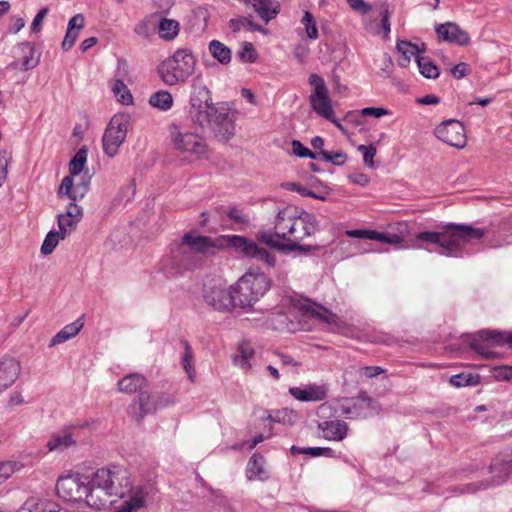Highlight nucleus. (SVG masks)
I'll use <instances>...</instances> for the list:
<instances>
[{
	"label": "nucleus",
	"mask_w": 512,
	"mask_h": 512,
	"mask_svg": "<svg viewBox=\"0 0 512 512\" xmlns=\"http://www.w3.org/2000/svg\"><path fill=\"white\" fill-rule=\"evenodd\" d=\"M125 468L111 465L97 469L92 475L70 473L57 479V495L70 502L84 503L90 508L101 510L111 504V496L121 493L125 483Z\"/></svg>",
	"instance_id": "nucleus-1"
},
{
	"label": "nucleus",
	"mask_w": 512,
	"mask_h": 512,
	"mask_svg": "<svg viewBox=\"0 0 512 512\" xmlns=\"http://www.w3.org/2000/svg\"><path fill=\"white\" fill-rule=\"evenodd\" d=\"M226 248H233L242 256L260 261L270 268L276 264V257L273 253L244 236L220 235L211 238L195 232H188L182 237L181 243L171 249V257L177 264H181L188 259V250L206 254Z\"/></svg>",
	"instance_id": "nucleus-2"
},
{
	"label": "nucleus",
	"mask_w": 512,
	"mask_h": 512,
	"mask_svg": "<svg viewBox=\"0 0 512 512\" xmlns=\"http://www.w3.org/2000/svg\"><path fill=\"white\" fill-rule=\"evenodd\" d=\"M486 233L485 229L470 225L449 223L442 231H423L416 235L418 241L433 245L429 252H437L449 257H463L478 249L475 248Z\"/></svg>",
	"instance_id": "nucleus-3"
},
{
	"label": "nucleus",
	"mask_w": 512,
	"mask_h": 512,
	"mask_svg": "<svg viewBox=\"0 0 512 512\" xmlns=\"http://www.w3.org/2000/svg\"><path fill=\"white\" fill-rule=\"evenodd\" d=\"M316 228L317 220L313 214L292 206L279 210L274 222L277 236L285 241L289 251L300 250L299 243L311 236Z\"/></svg>",
	"instance_id": "nucleus-4"
},
{
	"label": "nucleus",
	"mask_w": 512,
	"mask_h": 512,
	"mask_svg": "<svg viewBox=\"0 0 512 512\" xmlns=\"http://www.w3.org/2000/svg\"><path fill=\"white\" fill-rule=\"evenodd\" d=\"M196 58L186 48L176 50L173 55L164 59L157 67L158 76L167 86L185 83L193 74Z\"/></svg>",
	"instance_id": "nucleus-5"
},
{
	"label": "nucleus",
	"mask_w": 512,
	"mask_h": 512,
	"mask_svg": "<svg viewBox=\"0 0 512 512\" xmlns=\"http://www.w3.org/2000/svg\"><path fill=\"white\" fill-rule=\"evenodd\" d=\"M219 108V103H214L212 92L199 76L193 78L190 85L188 115L191 121L201 127L206 126L213 114Z\"/></svg>",
	"instance_id": "nucleus-6"
},
{
	"label": "nucleus",
	"mask_w": 512,
	"mask_h": 512,
	"mask_svg": "<svg viewBox=\"0 0 512 512\" xmlns=\"http://www.w3.org/2000/svg\"><path fill=\"white\" fill-rule=\"evenodd\" d=\"M233 286L236 307L246 309L252 307L267 293L271 281L262 272H247Z\"/></svg>",
	"instance_id": "nucleus-7"
},
{
	"label": "nucleus",
	"mask_w": 512,
	"mask_h": 512,
	"mask_svg": "<svg viewBox=\"0 0 512 512\" xmlns=\"http://www.w3.org/2000/svg\"><path fill=\"white\" fill-rule=\"evenodd\" d=\"M202 297L204 302L219 312L231 311L236 307L234 286L221 278L209 279L204 283Z\"/></svg>",
	"instance_id": "nucleus-8"
},
{
	"label": "nucleus",
	"mask_w": 512,
	"mask_h": 512,
	"mask_svg": "<svg viewBox=\"0 0 512 512\" xmlns=\"http://www.w3.org/2000/svg\"><path fill=\"white\" fill-rule=\"evenodd\" d=\"M171 141L177 151L192 159L208 158V145L205 138L198 133L175 127L171 132Z\"/></svg>",
	"instance_id": "nucleus-9"
},
{
	"label": "nucleus",
	"mask_w": 512,
	"mask_h": 512,
	"mask_svg": "<svg viewBox=\"0 0 512 512\" xmlns=\"http://www.w3.org/2000/svg\"><path fill=\"white\" fill-rule=\"evenodd\" d=\"M469 344L478 355L483 358H496L498 353L494 347L507 345L512 347V332H501L493 330L481 331L470 336Z\"/></svg>",
	"instance_id": "nucleus-10"
},
{
	"label": "nucleus",
	"mask_w": 512,
	"mask_h": 512,
	"mask_svg": "<svg viewBox=\"0 0 512 512\" xmlns=\"http://www.w3.org/2000/svg\"><path fill=\"white\" fill-rule=\"evenodd\" d=\"M308 83L311 86L309 103L312 111L325 120L332 119V115L336 114L335 104L324 79L318 74H311Z\"/></svg>",
	"instance_id": "nucleus-11"
},
{
	"label": "nucleus",
	"mask_w": 512,
	"mask_h": 512,
	"mask_svg": "<svg viewBox=\"0 0 512 512\" xmlns=\"http://www.w3.org/2000/svg\"><path fill=\"white\" fill-rule=\"evenodd\" d=\"M130 126V118L126 114H115L107 125L103 137L102 147L108 157L118 154L124 143Z\"/></svg>",
	"instance_id": "nucleus-12"
},
{
	"label": "nucleus",
	"mask_w": 512,
	"mask_h": 512,
	"mask_svg": "<svg viewBox=\"0 0 512 512\" xmlns=\"http://www.w3.org/2000/svg\"><path fill=\"white\" fill-rule=\"evenodd\" d=\"M509 457L506 451L498 454L492 461L489 467L490 479L486 482H479L477 484L471 483L461 487V493H475L481 489L498 486L504 483L510 476L512 470L509 467Z\"/></svg>",
	"instance_id": "nucleus-13"
},
{
	"label": "nucleus",
	"mask_w": 512,
	"mask_h": 512,
	"mask_svg": "<svg viewBox=\"0 0 512 512\" xmlns=\"http://www.w3.org/2000/svg\"><path fill=\"white\" fill-rule=\"evenodd\" d=\"M125 473L126 481L125 483H121L123 489L121 493L111 496V504L114 502V498L124 499L123 503L118 508V512H134L145 506L147 492L141 486L132 485L130 473L126 468Z\"/></svg>",
	"instance_id": "nucleus-14"
},
{
	"label": "nucleus",
	"mask_w": 512,
	"mask_h": 512,
	"mask_svg": "<svg viewBox=\"0 0 512 512\" xmlns=\"http://www.w3.org/2000/svg\"><path fill=\"white\" fill-rule=\"evenodd\" d=\"M211 127L219 141H228L235 134V115L225 102L219 103V108L207 124Z\"/></svg>",
	"instance_id": "nucleus-15"
},
{
	"label": "nucleus",
	"mask_w": 512,
	"mask_h": 512,
	"mask_svg": "<svg viewBox=\"0 0 512 512\" xmlns=\"http://www.w3.org/2000/svg\"><path fill=\"white\" fill-rule=\"evenodd\" d=\"M345 235L350 238H362L374 241L385 242L391 245L401 244L409 235L408 224L398 222L395 232H378L370 229H353L345 231Z\"/></svg>",
	"instance_id": "nucleus-16"
},
{
	"label": "nucleus",
	"mask_w": 512,
	"mask_h": 512,
	"mask_svg": "<svg viewBox=\"0 0 512 512\" xmlns=\"http://www.w3.org/2000/svg\"><path fill=\"white\" fill-rule=\"evenodd\" d=\"M435 136L440 141L458 149L464 148L467 143L465 128L458 120L443 121L436 127Z\"/></svg>",
	"instance_id": "nucleus-17"
},
{
	"label": "nucleus",
	"mask_w": 512,
	"mask_h": 512,
	"mask_svg": "<svg viewBox=\"0 0 512 512\" xmlns=\"http://www.w3.org/2000/svg\"><path fill=\"white\" fill-rule=\"evenodd\" d=\"M90 185V176L88 173L79 174V176H65L58 189L59 198H68L72 201L81 200L88 192Z\"/></svg>",
	"instance_id": "nucleus-18"
},
{
	"label": "nucleus",
	"mask_w": 512,
	"mask_h": 512,
	"mask_svg": "<svg viewBox=\"0 0 512 512\" xmlns=\"http://www.w3.org/2000/svg\"><path fill=\"white\" fill-rule=\"evenodd\" d=\"M91 425L89 421L81 424H74L67 429L54 433L47 440L46 448L49 452H62L74 445H76L79 431Z\"/></svg>",
	"instance_id": "nucleus-19"
},
{
	"label": "nucleus",
	"mask_w": 512,
	"mask_h": 512,
	"mask_svg": "<svg viewBox=\"0 0 512 512\" xmlns=\"http://www.w3.org/2000/svg\"><path fill=\"white\" fill-rule=\"evenodd\" d=\"M293 306L308 318H315L337 328L341 326L339 317L330 310L312 302L308 298H297L293 300Z\"/></svg>",
	"instance_id": "nucleus-20"
},
{
	"label": "nucleus",
	"mask_w": 512,
	"mask_h": 512,
	"mask_svg": "<svg viewBox=\"0 0 512 512\" xmlns=\"http://www.w3.org/2000/svg\"><path fill=\"white\" fill-rule=\"evenodd\" d=\"M327 383H307L289 388L290 395L301 402H319L327 397Z\"/></svg>",
	"instance_id": "nucleus-21"
},
{
	"label": "nucleus",
	"mask_w": 512,
	"mask_h": 512,
	"mask_svg": "<svg viewBox=\"0 0 512 512\" xmlns=\"http://www.w3.org/2000/svg\"><path fill=\"white\" fill-rule=\"evenodd\" d=\"M40 61V55L36 53L35 47L30 43H21L15 50V59L6 69L31 70Z\"/></svg>",
	"instance_id": "nucleus-22"
},
{
	"label": "nucleus",
	"mask_w": 512,
	"mask_h": 512,
	"mask_svg": "<svg viewBox=\"0 0 512 512\" xmlns=\"http://www.w3.org/2000/svg\"><path fill=\"white\" fill-rule=\"evenodd\" d=\"M72 201L66 206L64 213L58 215V228L64 234L70 235L83 218V209Z\"/></svg>",
	"instance_id": "nucleus-23"
},
{
	"label": "nucleus",
	"mask_w": 512,
	"mask_h": 512,
	"mask_svg": "<svg viewBox=\"0 0 512 512\" xmlns=\"http://www.w3.org/2000/svg\"><path fill=\"white\" fill-rule=\"evenodd\" d=\"M16 512H72L63 508L58 502L39 497H29Z\"/></svg>",
	"instance_id": "nucleus-24"
},
{
	"label": "nucleus",
	"mask_w": 512,
	"mask_h": 512,
	"mask_svg": "<svg viewBox=\"0 0 512 512\" xmlns=\"http://www.w3.org/2000/svg\"><path fill=\"white\" fill-rule=\"evenodd\" d=\"M138 402L140 408L139 416L143 417L148 413L155 412L159 408L173 404L174 399L164 394L154 396L147 392H142L138 397Z\"/></svg>",
	"instance_id": "nucleus-25"
},
{
	"label": "nucleus",
	"mask_w": 512,
	"mask_h": 512,
	"mask_svg": "<svg viewBox=\"0 0 512 512\" xmlns=\"http://www.w3.org/2000/svg\"><path fill=\"white\" fill-rule=\"evenodd\" d=\"M243 3L251 7L266 23L279 14L281 7L277 0H243Z\"/></svg>",
	"instance_id": "nucleus-26"
},
{
	"label": "nucleus",
	"mask_w": 512,
	"mask_h": 512,
	"mask_svg": "<svg viewBox=\"0 0 512 512\" xmlns=\"http://www.w3.org/2000/svg\"><path fill=\"white\" fill-rule=\"evenodd\" d=\"M21 372L19 361L12 357H6L0 360V384L7 389L11 387L18 379Z\"/></svg>",
	"instance_id": "nucleus-27"
},
{
	"label": "nucleus",
	"mask_w": 512,
	"mask_h": 512,
	"mask_svg": "<svg viewBox=\"0 0 512 512\" xmlns=\"http://www.w3.org/2000/svg\"><path fill=\"white\" fill-rule=\"evenodd\" d=\"M425 48L422 44L421 46L417 44H413L409 41L398 40L396 44L397 51V62L399 66L406 67L412 58L416 61L421 56V53L424 52Z\"/></svg>",
	"instance_id": "nucleus-28"
},
{
	"label": "nucleus",
	"mask_w": 512,
	"mask_h": 512,
	"mask_svg": "<svg viewBox=\"0 0 512 512\" xmlns=\"http://www.w3.org/2000/svg\"><path fill=\"white\" fill-rule=\"evenodd\" d=\"M323 437L329 441H342L348 433V425L341 420L323 421L318 424Z\"/></svg>",
	"instance_id": "nucleus-29"
},
{
	"label": "nucleus",
	"mask_w": 512,
	"mask_h": 512,
	"mask_svg": "<svg viewBox=\"0 0 512 512\" xmlns=\"http://www.w3.org/2000/svg\"><path fill=\"white\" fill-rule=\"evenodd\" d=\"M246 477L248 480L266 481L269 478V472L266 468V460L259 454H253L246 466Z\"/></svg>",
	"instance_id": "nucleus-30"
},
{
	"label": "nucleus",
	"mask_w": 512,
	"mask_h": 512,
	"mask_svg": "<svg viewBox=\"0 0 512 512\" xmlns=\"http://www.w3.org/2000/svg\"><path fill=\"white\" fill-rule=\"evenodd\" d=\"M255 355V349L248 341H241L237 348V354L232 358L235 366L247 372L252 369L251 360Z\"/></svg>",
	"instance_id": "nucleus-31"
},
{
	"label": "nucleus",
	"mask_w": 512,
	"mask_h": 512,
	"mask_svg": "<svg viewBox=\"0 0 512 512\" xmlns=\"http://www.w3.org/2000/svg\"><path fill=\"white\" fill-rule=\"evenodd\" d=\"M146 384V379L138 374L131 373L118 381V390L122 393L133 394L142 389Z\"/></svg>",
	"instance_id": "nucleus-32"
},
{
	"label": "nucleus",
	"mask_w": 512,
	"mask_h": 512,
	"mask_svg": "<svg viewBox=\"0 0 512 512\" xmlns=\"http://www.w3.org/2000/svg\"><path fill=\"white\" fill-rule=\"evenodd\" d=\"M148 103L153 108L166 112L173 107L174 99L169 91L160 89L150 95Z\"/></svg>",
	"instance_id": "nucleus-33"
},
{
	"label": "nucleus",
	"mask_w": 512,
	"mask_h": 512,
	"mask_svg": "<svg viewBox=\"0 0 512 512\" xmlns=\"http://www.w3.org/2000/svg\"><path fill=\"white\" fill-rule=\"evenodd\" d=\"M84 323L82 319H77L76 321L64 326L52 339L51 346H55L61 343H64L71 338L75 337L80 330L82 329Z\"/></svg>",
	"instance_id": "nucleus-34"
},
{
	"label": "nucleus",
	"mask_w": 512,
	"mask_h": 512,
	"mask_svg": "<svg viewBox=\"0 0 512 512\" xmlns=\"http://www.w3.org/2000/svg\"><path fill=\"white\" fill-rule=\"evenodd\" d=\"M256 239L273 249H277L279 251H289L287 244L279 236H277V231L275 230L274 233L269 230L258 231L256 234Z\"/></svg>",
	"instance_id": "nucleus-35"
},
{
	"label": "nucleus",
	"mask_w": 512,
	"mask_h": 512,
	"mask_svg": "<svg viewBox=\"0 0 512 512\" xmlns=\"http://www.w3.org/2000/svg\"><path fill=\"white\" fill-rule=\"evenodd\" d=\"M374 13L377 18L374 19L377 28H381L383 32H390V10L389 5L386 2H380L375 5Z\"/></svg>",
	"instance_id": "nucleus-36"
},
{
	"label": "nucleus",
	"mask_w": 512,
	"mask_h": 512,
	"mask_svg": "<svg viewBox=\"0 0 512 512\" xmlns=\"http://www.w3.org/2000/svg\"><path fill=\"white\" fill-rule=\"evenodd\" d=\"M88 149L81 147L69 162V175L79 176L83 174V170L87 163Z\"/></svg>",
	"instance_id": "nucleus-37"
},
{
	"label": "nucleus",
	"mask_w": 512,
	"mask_h": 512,
	"mask_svg": "<svg viewBox=\"0 0 512 512\" xmlns=\"http://www.w3.org/2000/svg\"><path fill=\"white\" fill-rule=\"evenodd\" d=\"M110 87L118 102L124 105H130L133 103V97L123 81L119 79L113 80L110 83Z\"/></svg>",
	"instance_id": "nucleus-38"
},
{
	"label": "nucleus",
	"mask_w": 512,
	"mask_h": 512,
	"mask_svg": "<svg viewBox=\"0 0 512 512\" xmlns=\"http://www.w3.org/2000/svg\"><path fill=\"white\" fill-rule=\"evenodd\" d=\"M209 52L221 64H228L231 61V50L222 42L212 40L209 44Z\"/></svg>",
	"instance_id": "nucleus-39"
},
{
	"label": "nucleus",
	"mask_w": 512,
	"mask_h": 512,
	"mask_svg": "<svg viewBox=\"0 0 512 512\" xmlns=\"http://www.w3.org/2000/svg\"><path fill=\"white\" fill-rule=\"evenodd\" d=\"M68 235L67 234H64L63 231H61L59 229V231H50L42 245H41V253L44 254V255H49L51 254L54 249L57 247V245L59 244V242L61 240H64Z\"/></svg>",
	"instance_id": "nucleus-40"
},
{
	"label": "nucleus",
	"mask_w": 512,
	"mask_h": 512,
	"mask_svg": "<svg viewBox=\"0 0 512 512\" xmlns=\"http://www.w3.org/2000/svg\"><path fill=\"white\" fill-rule=\"evenodd\" d=\"M450 384L454 387H467L476 386L480 383V376L478 374L463 372L450 377Z\"/></svg>",
	"instance_id": "nucleus-41"
},
{
	"label": "nucleus",
	"mask_w": 512,
	"mask_h": 512,
	"mask_svg": "<svg viewBox=\"0 0 512 512\" xmlns=\"http://www.w3.org/2000/svg\"><path fill=\"white\" fill-rule=\"evenodd\" d=\"M416 62L419 72L423 77L427 79H436L439 77V68L431 61L430 58L420 56Z\"/></svg>",
	"instance_id": "nucleus-42"
},
{
	"label": "nucleus",
	"mask_w": 512,
	"mask_h": 512,
	"mask_svg": "<svg viewBox=\"0 0 512 512\" xmlns=\"http://www.w3.org/2000/svg\"><path fill=\"white\" fill-rule=\"evenodd\" d=\"M181 362L185 372L188 375V378L190 379L191 382H194L196 378V372L194 368L192 349L188 344H185L184 346V352L182 355Z\"/></svg>",
	"instance_id": "nucleus-43"
},
{
	"label": "nucleus",
	"mask_w": 512,
	"mask_h": 512,
	"mask_svg": "<svg viewBox=\"0 0 512 512\" xmlns=\"http://www.w3.org/2000/svg\"><path fill=\"white\" fill-rule=\"evenodd\" d=\"M238 58L243 63H255L259 54L252 43L244 42L238 52Z\"/></svg>",
	"instance_id": "nucleus-44"
},
{
	"label": "nucleus",
	"mask_w": 512,
	"mask_h": 512,
	"mask_svg": "<svg viewBox=\"0 0 512 512\" xmlns=\"http://www.w3.org/2000/svg\"><path fill=\"white\" fill-rule=\"evenodd\" d=\"M363 404H366L365 400H347L341 405V413L348 418H357L360 416L357 409Z\"/></svg>",
	"instance_id": "nucleus-45"
},
{
	"label": "nucleus",
	"mask_w": 512,
	"mask_h": 512,
	"mask_svg": "<svg viewBox=\"0 0 512 512\" xmlns=\"http://www.w3.org/2000/svg\"><path fill=\"white\" fill-rule=\"evenodd\" d=\"M23 465L16 461H0V483L11 477L16 471L21 470Z\"/></svg>",
	"instance_id": "nucleus-46"
},
{
	"label": "nucleus",
	"mask_w": 512,
	"mask_h": 512,
	"mask_svg": "<svg viewBox=\"0 0 512 512\" xmlns=\"http://www.w3.org/2000/svg\"><path fill=\"white\" fill-rule=\"evenodd\" d=\"M322 160L326 162H330L336 166H342L347 161V155L341 150L337 151H322L321 153Z\"/></svg>",
	"instance_id": "nucleus-47"
},
{
	"label": "nucleus",
	"mask_w": 512,
	"mask_h": 512,
	"mask_svg": "<svg viewBox=\"0 0 512 512\" xmlns=\"http://www.w3.org/2000/svg\"><path fill=\"white\" fill-rule=\"evenodd\" d=\"M357 150L363 156L364 165L367 168H375L374 157L376 155V147L374 145H359Z\"/></svg>",
	"instance_id": "nucleus-48"
},
{
	"label": "nucleus",
	"mask_w": 512,
	"mask_h": 512,
	"mask_svg": "<svg viewBox=\"0 0 512 512\" xmlns=\"http://www.w3.org/2000/svg\"><path fill=\"white\" fill-rule=\"evenodd\" d=\"M298 418H299V416H298L297 412H295L292 409L284 408V409L278 410L275 413L274 421L283 423V424L293 425L298 420Z\"/></svg>",
	"instance_id": "nucleus-49"
},
{
	"label": "nucleus",
	"mask_w": 512,
	"mask_h": 512,
	"mask_svg": "<svg viewBox=\"0 0 512 512\" xmlns=\"http://www.w3.org/2000/svg\"><path fill=\"white\" fill-rule=\"evenodd\" d=\"M438 41L466 46L470 43V37L469 34H438Z\"/></svg>",
	"instance_id": "nucleus-50"
},
{
	"label": "nucleus",
	"mask_w": 512,
	"mask_h": 512,
	"mask_svg": "<svg viewBox=\"0 0 512 512\" xmlns=\"http://www.w3.org/2000/svg\"><path fill=\"white\" fill-rule=\"evenodd\" d=\"M292 151L293 154L300 158H310L316 159V154L313 153L310 149L304 146L299 140H292Z\"/></svg>",
	"instance_id": "nucleus-51"
},
{
	"label": "nucleus",
	"mask_w": 512,
	"mask_h": 512,
	"mask_svg": "<svg viewBox=\"0 0 512 512\" xmlns=\"http://www.w3.org/2000/svg\"><path fill=\"white\" fill-rule=\"evenodd\" d=\"M158 30L159 32H178L179 23L173 19L162 18L159 14Z\"/></svg>",
	"instance_id": "nucleus-52"
},
{
	"label": "nucleus",
	"mask_w": 512,
	"mask_h": 512,
	"mask_svg": "<svg viewBox=\"0 0 512 512\" xmlns=\"http://www.w3.org/2000/svg\"><path fill=\"white\" fill-rule=\"evenodd\" d=\"M350 8L361 15H366L371 12L372 6L364 0H346Z\"/></svg>",
	"instance_id": "nucleus-53"
},
{
	"label": "nucleus",
	"mask_w": 512,
	"mask_h": 512,
	"mask_svg": "<svg viewBox=\"0 0 512 512\" xmlns=\"http://www.w3.org/2000/svg\"><path fill=\"white\" fill-rule=\"evenodd\" d=\"M359 113L363 117L371 116L375 118H380L391 114V112L388 109L383 107H365L361 109Z\"/></svg>",
	"instance_id": "nucleus-54"
},
{
	"label": "nucleus",
	"mask_w": 512,
	"mask_h": 512,
	"mask_svg": "<svg viewBox=\"0 0 512 512\" xmlns=\"http://www.w3.org/2000/svg\"><path fill=\"white\" fill-rule=\"evenodd\" d=\"M492 373L497 380L509 381L512 379V366H496Z\"/></svg>",
	"instance_id": "nucleus-55"
},
{
	"label": "nucleus",
	"mask_w": 512,
	"mask_h": 512,
	"mask_svg": "<svg viewBox=\"0 0 512 512\" xmlns=\"http://www.w3.org/2000/svg\"><path fill=\"white\" fill-rule=\"evenodd\" d=\"M228 217L233 220L235 223L241 225L249 224V216L243 210L238 208H231L228 212Z\"/></svg>",
	"instance_id": "nucleus-56"
},
{
	"label": "nucleus",
	"mask_w": 512,
	"mask_h": 512,
	"mask_svg": "<svg viewBox=\"0 0 512 512\" xmlns=\"http://www.w3.org/2000/svg\"><path fill=\"white\" fill-rule=\"evenodd\" d=\"M10 164V157L5 153H0V187L5 183L8 176V167Z\"/></svg>",
	"instance_id": "nucleus-57"
},
{
	"label": "nucleus",
	"mask_w": 512,
	"mask_h": 512,
	"mask_svg": "<svg viewBox=\"0 0 512 512\" xmlns=\"http://www.w3.org/2000/svg\"><path fill=\"white\" fill-rule=\"evenodd\" d=\"M471 68L469 64L461 62L450 69L451 75L456 79H461L470 74Z\"/></svg>",
	"instance_id": "nucleus-58"
},
{
	"label": "nucleus",
	"mask_w": 512,
	"mask_h": 512,
	"mask_svg": "<svg viewBox=\"0 0 512 512\" xmlns=\"http://www.w3.org/2000/svg\"><path fill=\"white\" fill-rule=\"evenodd\" d=\"M158 21L159 14L153 13L143 20L141 24V29L145 30L146 32L154 31L155 29H158Z\"/></svg>",
	"instance_id": "nucleus-59"
},
{
	"label": "nucleus",
	"mask_w": 512,
	"mask_h": 512,
	"mask_svg": "<svg viewBox=\"0 0 512 512\" xmlns=\"http://www.w3.org/2000/svg\"><path fill=\"white\" fill-rule=\"evenodd\" d=\"M285 187H286V189L295 191L302 196H310V197L317 198V199H323L322 197L315 195L312 191H310L306 187H303L302 185L295 183V182L287 183V184H285Z\"/></svg>",
	"instance_id": "nucleus-60"
},
{
	"label": "nucleus",
	"mask_w": 512,
	"mask_h": 512,
	"mask_svg": "<svg viewBox=\"0 0 512 512\" xmlns=\"http://www.w3.org/2000/svg\"><path fill=\"white\" fill-rule=\"evenodd\" d=\"M301 23L305 26V32H318L314 16L309 11H304Z\"/></svg>",
	"instance_id": "nucleus-61"
},
{
	"label": "nucleus",
	"mask_w": 512,
	"mask_h": 512,
	"mask_svg": "<svg viewBox=\"0 0 512 512\" xmlns=\"http://www.w3.org/2000/svg\"><path fill=\"white\" fill-rule=\"evenodd\" d=\"M84 25V16L82 14H76L69 20L66 32H72L73 30H81L84 28Z\"/></svg>",
	"instance_id": "nucleus-62"
},
{
	"label": "nucleus",
	"mask_w": 512,
	"mask_h": 512,
	"mask_svg": "<svg viewBox=\"0 0 512 512\" xmlns=\"http://www.w3.org/2000/svg\"><path fill=\"white\" fill-rule=\"evenodd\" d=\"M348 179L350 182L362 187L367 186L370 182L369 176L362 172L350 174L348 176Z\"/></svg>",
	"instance_id": "nucleus-63"
},
{
	"label": "nucleus",
	"mask_w": 512,
	"mask_h": 512,
	"mask_svg": "<svg viewBox=\"0 0 512 512\" xmlns=\"http://www.w3.org/2000/svg\"><path fill=\"white\" fill-rule=\"evenodd\" d=\"M361 375L366 378L376 377L384 372L380 366H365L360 369Z\"/></svg>",
	"instance_id": "nucleus-64"
}]
</instances>
